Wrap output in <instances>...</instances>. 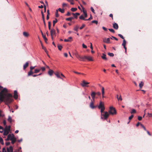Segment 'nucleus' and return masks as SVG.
<instances>
[{
  "label": "nucleus",
  "mask_w": 152,
  "mask_h": 152,
  "mask_svg": "<svg viewBox=\"0 0 152 152\" xmlns=\"http://www.w3.org/2000/svg\"><path fill=\"white\" fill-rule=\"evenodd\" d=\"M23 35L24 37L26 38L28 37L29 36V34L26 31H24L23 32Z\"/></svg>",
  "instance_id": "17"
},
{
  "label": "nucleus",
  "mask_w": 152,
  "mask_h": 152,
  "mask_svg": "<svg viewBox=\"0 0 152 152\" xmlns=\"http://www.w3.org/2000/svg\"><path fill=\"white\" fill-rule=\"evenodd\" d=\"M96 94L98 96H100L101 94L100 92H98L97 93H96Z\"/></svg>",
  "instance_id": "59"
},
{
  "label": "nucleus",
  "mask_w": 152,
  "mask_h": 152,
  "mask_svg": "<svg viewBox=\"0 0 152 152\" xmlns=\"http://www.w3.org/2000/svg\"><path fill=\"white\" fill-rule=\"evenodd\" d=\"M101 58L102 59L105 61L107 60V58L106 57V55L104 53H103L102 56H101Z\"/></svg>",
  "instance_id": "18"
},
{
  "label": "nucleus",
  "mask_w": 152,
  "mask_h": 152,
  "mask_svg": "<svg viewBox=\"0 0 152 152\" xmlns=\"http://www.w3.org/2000/svg\"><path fill=\"white\" fill-rule=\"evenodd\" d=\"M81 7H82V8L83 9V12L84 14V17L85 18H87V14L86 11H85L84 10V8L82 6H81Z\"/></svg>",
  "instance_id": "20"
},
{
  "label": "nucleus",
  "mask_w": 152,
  "mask_h": 152,
  "mask_svg": "<svg viewBox=\"0 0 152 152\" xmlns=\"http://www.w3.org/2000/svg\"><path fill=\"white\" fill-rule=\"evenodd\" d=\"M79 18L80 19H81V20H86V19H85L84 17L83 16V15H81L80 17H79Z\"/></svg>",
  "instance_id": "35"
},
{
  "label": "nucleus",
  "mask_w": 152,
  "mask_h": 152,
  "mask_svg": "<svg viewBox=\"0 0 152 152\" xmlns=\"http://www.w3.org/2000/svg\"><path fill=\"white\" fill-rule=\"evenodd\" d=\"M40 71V69H36L34 70V73H37Z\"/></svg>",
  "instance_id": "32"
},
{
  "label": "nucleus",
  "mask_w": 152,
  "mask_h": 152,
  "mask_svg": "<svg viewBox=\"0 0 152 152\" xmlns=\"http://www.w3.org/2000/svg\"><path fill=\"white\" fill-rule=\"evenodd\" d=\"M85 26V24H83L82 26L80 27V29H82Z\"/></svg>",
  "instance_id": "53"
},
{
  "label": "nucleus",
  "mask_w": 152,
  "mask_h": 152,
  "mask_svg": "<svg viewBox=\"0 0 152 152\" xmlns=\"http://www.w3.org/2000/svg\"><path fill=\"white\" fill-rule=\"evenodd\" d=\"M144 83L143 82L141 81L140 83L139 84V86L140 88H142L143 86Z\"/></svg>",
  "instance_id": "28"
},
{
  "label": "nucleus",
  "mask_w": 152,
  "mask_h": 152,
  "mask_svg": "<svg viewBox=\"0 0 152 152\" xmlns=\"http://www.w3.org/2000/svg\"><path fill=\"white\" fill-rule=\"evenodd\" d=\"M33 74V72L32 71L30 70V71L28 73V76H30L32 75Z\"/></svg>",
  "instance_id": "34"
},
{
  "label": "nucleus",
  "mask_w": 152,
  "mask_h": 152,
  "mask_svg": "<svg viewBox=\"0 0 152 152\" xmlns=\"http://www.w3.org/2000/svg\"><path fill=\"white\" fill-rule=\"evenodd\" d=\"M72 38L71 37H69L68 38V39H64V41L65 42H70V39H72Z\"/></svg>",
  "instance_id": "26"
},
{
  "label": "nucleus",
  "mask_w": 152,
  "mask_h": 152,
  "mask_svg": "<svg viewBox=\"0 0 152 152\" xmlns=\"http://www.w3.org/2000/svg\"><path fill=\"white\" fill-rule=\"evenodd\" d=\"M91 11L93 12L94 13H95V12H94V8L92 7H91Z\"/></svg>",
  "instance_id": "55"
},
{
  "label": "nucleus",
  "mask_w": 152,
  "mask_h": 152,
  "mask_svg": "<svg viewBox=\"0 0 152 152\" xmlns=\"http://www.w3.org/2000/svg\"><path fill=\"white\" fill-rule=\"evenodd\" d=\"M0 142L2 145L4 144V142L2 138L0 137Z\"/></svg>",
  "instance_id": "43"
},
{
  "label": "nucleus",
  "mask_w": 152,
  "mask_h": 152,
  "mask_svg": "<svg viewBox=\"0 0 152 152\" xmlns=\"http://www.w3.org/2000/svg\"><path fill=\"white\" fill-rule=\"evenodd\" d=\"M86 59H87L89 61H93V59L92 57L90 56H84L83 57V61H85Z\"/></svg>",
  "instance_id": "4"
},
{
  "label": "nucleus",
  "mask_w": 152,
  "mask_h": 152,
  "mask_svg": "<svg viewBox=\"0 0 152 152\" xmlns=\"http://www.w3.org/2000/svg\"><path fill=\"white\" fill-rule=\"evenodd\" d=\"M118 36H119L120 37L121 39H124V37L121 34H118Z\"/></svg>",
  "instance_id": "47"
},
{
  "label": "nucleus",
  "mask_w": 152,
  "mask_h": 152,
  "mask_svg": "<svg viewBox=\"0 0 152 152\" xmlns=\"http://www.w3.org/2000/svg\"><path fill=\"white\" fill-rule=\"evenodd\" d=\"M90 107L91 109H94L96 108V106H94V103L92 101H91L90 104Z\"/></svg>",
  "instance_id": "14"
},
{
  "label": "nucleus",
  "mask_w": 152,
  "mask_h": 152,
  "mask_svg": "<svg viewBox=\"0 0 152 152\" xmlns=\"http://www.w3.org/2000/svg\"><path fill=\"white\" fill-rule=\"evenodd\" d=\"M102 28L105 31H107V29L104 27H102Z\"/></svg>",
  "instance_id": "62"
},
{
  "label": "nucleus",
  "mask_w": 152,
  "mask_h": 152,
  "mask_svg": "<svg viewBox=\"0 0 152 152\" xmlns=\"http://www.w3.org/2000/svg\"><path fill=\"white\" fill-rule=\"evenodd\" d=\"M40 31H41V34H42V36L43 37V38H44V40L45 42L47 43V41H48V39H47L46 38V37H45V35H44L42 32V30H41Z\"/></svg>",
  "instance_id": "15"
},
{
  "label": "nucleus",
  "mask_w": 152,
  "mask_h": 152,
  "mask_svg": "<svg viewBox=\"0 0 152 152\" xmlns=\"http://www.w3.org/2000/svg\"><path fill=\"white\" fill-rule=\"evenodd\" d=\"M92 23H95L96 24H97L98 23V22L97 20H93L92 21Z\"/></svg>",
  "instance_id": "49"
},
{
  "label": "nucleus",
  "mask_w": 152,
  "mask_h": 152,
  "mask_svg": "<svg viewBox=\"0 0 152 152\" xmlns=\"http://www.w3.org/2000/svg\"><path fill=\"white\" fill-rule=\"evenodd\" d=\"M54 74L56 76V77L58 78H59L62 79V78L60 77L61 73H60L58 72H54Z\"/></svg>",
  "instance_id": "11"
},
{
  "label": "nucleus",
  "mask_w": 152,
  "mask_h": 152,
  "mask_svg": "<svg viewBox=\"0 0 152 152\" xmlns=\"http://www.w3.org/2000/svg\"><path fill=\"white\" fill-rule=\"evenodd\" d=\"M35 67V66H31L30 67V70L32 71V70Z\"/></svg>",
  "instance_id": "60"
},
{
  "label": "nucleus",
  "mask_w": 152,
  "mask_h": 152,
  "mask_svg": "<svg viewBox=\"0 0 152 152\" xmlns=\"http://www.w3.org/2000/svg\"><path fill=\"white\" fill-rule=\"evenodd\" d=\"M96 95V93L94 92H92L91 94V97L92 98L93 100L94 101V99L95 98V96Z\"/></svg>",
  "instance_id": "16"
},
{
  "label": "nucleus",
  "mask_w": 152,
  "mask_h": 152,
  "mask_svg": "<svg viewBox=\"0 0 152 152\" xmlns=\"http://www.w3.org/2000/svg\"><path fill=\"white\" fill-rule=\"evenodd\" d=\"M92 18H92V16H91H91H90V18H89L88 19H86V20H91L92 19Z\"/></svg>",
  "instance_id": "51"
},
{
  "label": "nucleus",
  "mask_w": 152,
  "mask_h": 152,
  "mask_svg": "<svg viewBox=\"0 0 152 152\" xmlns=\"http://www.w3.org/2000/svg\"><path fill=\"white\" fill-rule=\"evenodd\" d=\"M104 114H102L103 119H104L105 120H106L109 117L110 114L107 112H104Z\"/></svg>",
  "instance_id": "6"
},
{
  "label": "nucleus",
  "mask_w": 152,
  "mask_h": 152,
  "mask_svg": "<svg viewBox=\"0 0 152 152\" xmlns=\"http://www.w3.org/2000/svg\"><path fill=\"white\" fill-rule=\"evenodd\" d=\"M59 16V15L58 14V10H56V17L57 18Z\"/></svg>",
  "instance_id": "42"
},
{
  "label": "nucleus",
  "mask_w": 152,
  "mask_h": 152,
  "mask_svg": "<svg viewBox=\"0 0 152 152\" xmlns=\"http://www.w3.org/2000/svg\"><path fill=\"white\" fill-rule=\"evenodd\" d=\"M10 126H9L8 128L7 127L5 128L3 133L4 135H7L9 133V131L10 130Z\"/></svg>",
  "instance_id": "3"
},
{
  "label": "nucleus",
  "mask_w": 152,
  "mask_h": 152,
  "mask_svg": "<svg viewBox=\"0 0 152 152\" xmlns=\"http://www.w3.org/2000/svg\"><path fill=\"white\" fill-rule=\"evenodd\" d=\"M82 46L83 48H87V46L85 45L84 44H82Z\"/></svg>",
  "instance_id": "54"
},
{
  "label": "nucleus",
  "mask_w": 152,
  "mask_h": 152,
  "mask_svg": "<svg viewBox=\"0 0 152 152\" xmlns=\"http://www.w3.org/2000/svg\"><path fill=\"white\" fill-rule=\"evenodd\" d=\"M40 69V70H42L43 72L45 71V68L44 67H41Z\"/></svg>",
  "instance_id": "48"
},
{
  "label": "nucleus",
  "mask_w": 152,
  "mask_h": 152,
  "mask_svg": "<svg viewBox=\"0 0 152 152\" xmlns=\"http://www.w3.org/2000/svg\"><path fill=\"white\" fill-rule=\"evenodd\" d=\"M77 10V9L76 8H72L71 10L72 12L76 11Z\"/></svg>",
  "instance_id": "40"
},
{
  "label": "nucleus",
  "mask_w": 152,
  "mask_h": 152,
  "mask_svg": "<svg viewBox=\"0 0 152 152\" xmlns=\"http://www.w3.org/2000/svg\"><path fill=\"white\" fill-rule=\"evenodd\" d=\"M41 45H42V49H43V50L45 49L46 48L43 46L42 43H41Z\"/></svg>",
  "instance_id": "61"
},
{
  "label": "nucleus",
  "mask_w": 152,
  "mask_h": 152,
  "mask_svg": "<svg viewBox=\"0 0 152 152\" xmlns=\"http://www.w3.org/2000/svg\"><path fill=\"white\" fill-rule=\"evenodd\" d=\"M8 121L10 122H12V118L10 116H9L8 119Z\"/></svg>",
  "instance_id": "50"
},
{
  "label": "nucleus",
  "mask_w": 152,
  "mask_h": 152,
  "mask_svg": "<svg viewBox=\"0 0 152 152\" xmlns=\"http://www.w3.org/2000/svg\"><path fill=\"white\" fill-rule=\"evenodd\" d=\"M98 108L99 109H105L104 102L101 101H100L99 104L98 106Z\"/></svg>",
  "instance_id": "5"
},
{
  "label": "nucleus",
  "mask_w": 152,
  "mask_h": 152,
  "mask_svg": "<svg viewBox=\"0 0 152 152\" xmlns=\"http://www.w3.org/2000/svg\"><path fill=\"white\" fill-rule=\"evenodd\" d=\"M14 97L15 99H17L18 98V94L17 91L16 90L14 91Z\"/></svg>",
  "instance_id": "13"
},
{
  "label": "nucleus",
  "mask_w": 152,
  "mask_h": 152,
  "mask_svg": "<svg viewBox=\"0 0 152 152\" xmlns=\"http://www.w3.org/2000/svg\"><path fill=\"white\" fill-rule=\"evenodd\" d=\"M140 125L144 129V130L145 131H146L147 130L146 129L145 127V126L142 124H140Z\"/></svg>",
  "instance_id": "44"
},
{
  "label": "nucleus",
  "mask_w": 152,
  "mask_h": 152,
  "mask_svg": "<svg viewBox=\"0 0 152 152\" xmlns=\"http://www.w3.org/2000/svg\"><path fill=\"white\" fill-rule=\"evenodd\" d=\"M58 49L59 50H61V49L62 48V46L61 45H58Z\"/></svg>",
  "instance_id": "38"
},
{
  "label": "nucleus",
  "mask_w": 152,
  "mask_h": 152,
  "mask_svg": "<svg viewBox=\"0 0 152 152\" xmlns=\"http://www.w3.org/2000/svg\"><path fill=\"white\" fill-rule=\"evenodd\" d=\"M109 112L110 114L114 115L116 114V111L115 108L113 107H110Z\"/></svg>",
  "instance_id": "2"
},
{
  "label": "nucleus",
  "mask_w": 152,
  "mask_h": 152,
  "mask_svg": "<svg viewBox=\"0 0 152 152\" xmlns=\"http://www.w3.org/2000/svg\"><path fill=\"white\" fill-rule=\"evenodd\" d=\"M134 115H132L131 116H130L129 118V119L130 120H131L133 117Z\"/></svg>",
  "instance_id": "57"
},
{
  "label": "nucleus",
  "mask_w": 152,
  "mask_h": 152,
  "mask_svg": "<svg viewBox=\"0 0 152 152\" xmlns=\"http://www.w3.org/2000/svg\"><path fill=\"white\" fill-rule=\"evenodd\" d=\"M13 148L12 146H10L9 148H7V152H12Z\"/></svg>",
  "instance_id": "22"
},
{
  "label": "nucleus",
  "mask_w": 152,
  "mask_h": 152,
  "mask_svg": "<svg viewBox=\"0 0 152 152\" xmlns=\"http://www.w3.org/2000/svg\"><path fill=\"white\" fill-rule=\"evenodd\" d=\"M107 54L109 56L111 57H113L114 56V54L112 53H108Z\"/></svg>",
  "instance_id": "41"
},
{
  "label": "nucleus",
  "mask_w": 152,
  "mask_h": 152,
  "mask_svg": "<svg viewBox=\"0 0 152 152\" xmlns=\"http://www.w3.org/2000/svg\"><path fill=\"white\" fill-rule=\"evenodd\" d=\"M142 118L141 116H139L138 117V119L139 121H141L142 120Z\"/></svg>",
  "instance_id": "56"
},
{
  "label": "nucleus",
  "mask_w": 152,
  "mask_h": 152,
  "mask_svg": "<svg viewBox=\"0 0 152 152\" xmlns=\"http://www.w3.org/2000/svg\"><path fill=\"white\" fill-rule=\"evenodd\" d=\"M113 27L115 29H118V24L115 23H113Z\"/></svg>",
  "instance_id": "12"
},
{
  "label": "nucleus",
  "mask_w": 152,
  "mask_h": 152,
  "mask_svg": "<svg viewBox=\"0 0 152 152\" xmlns=\"http://www.w3.org/2000/svg\"><path fill=\"white\" fill-rule=\"evenodd\" d=\"M73 19H74V18H73V17H70V18H66V20H67V21H71Z\"/></svg>",
  "instance_id": "31"
},
{
  "label": "nucleus",
  "mask_w": 152,
  "mask_h": 152,
  "mask_svg": "<svg viewBox=\"0 0 152 152\" xmlns=\"http://www.w3.org/2000/svg\"><path fill=\"white\" fill-rule=\"evenodd\" d=\"M89 84V83L86 82L85 80H83V81L81 83V86L83 87H88V85Z\"/></svg>",
  "instance_id": "7"
},
{
  "label": "nucleus",
  "mask_w": 152,
  "mask_h": 152,
  "mask_svg": "<svg viewBox=\"0 0 152 152\" xmlns=\"http://www.w3.org/2000/svg\"><path fill=\"white\" fill-rule=\"evenodd\" d=\"M103 42H104L109 43L110 42V38H107V39L105 38L104 39Z\"/></svg>",
  "instance_id": "19"
},
{
  "label": "nucleus",
  "mask_w": 152,
  "mask_h": 152,
  "mask_svg": "<svg viewBox=\"0 0 152 152\" xmlns=\"http://www.w3.org/2000/svg\"><path fill=\"white\" fill-rule=\"evenodd\" d=\"M136 110H135L134 109H132V111H131L130 113L131 114H132V113H136Z\"/></svg>",
  "instance_id": "39"
},
{
  "label": "nucleus",
  "mask_w": 152,
  "mask_h": 152,
  "mask_svg": "<svg viewBox=\"0 0 152 152\" xmlns=\"http://www.w3.org/2000/svg\"><path fill=\"white\" fill-rule=\"evenodd\" d=\"M102 95H104V88L103 87H102Z\"/></svg>",
  "instance_id": "37"
},
{
  "label": "nucleus",
  "mask_w": 152,
  "mask_h": 152,
  "mask_svg": "<svg viewBox=\"0 0 152 152\" xmlns=\"http://www.w3.org/2000/svg\"><path fill=\"white\" fill-rule=\"evenodd\" d=\"M119 96L118 94L117 95H116V97H117V99L118 100V101H121L122 100V98H121V95H120V96H119V97H118Z\"/></svg>",
  "instance_id": "24"
},
{
  "label": "nucleus",
  "mask_w": 152,
  "mask_h": 152,
  "mask_svg": "<svg viewBox=\"0 0 152 152\" xmlns=\"http://www.w3.org/2000/svg\"><path fill=\"white\" fill-rule=\"evenodd\" d=\"M29 63L28 62H26V64L23 65V69L25 70L26 68L28 66Z\"/></svg>",
  "instance_id": "23"
},
{
  "label": "nucleus",
  "mask_w": 152,
  "mask_h": 152,
  "mask_svg": "<svg viewBox=\"0 0 152 152\" xmlns=\"http://www.w3.org/2000/svg\"><path fill=\"white\" fill-rule=\"evenodd\" d=\"M76 56L77 58L79 60L83 61V57L77 54L75 55Z\"/></svg>",
  "instance_id": "10"
},
{
  "label": "nucleus",
  "mask_w": 152,
  "mask_h": 152,
  "mask_svg": "<svg viewBox=\"0 0 152 152\" xmlns=\"http://www.w3.org/2000/svg\"><path fill=\"white\" fill-rule=\"evenodd\" d=\"M126 41L125 40V39H123V43L122 44V45L123 46H126Z\"/></svg>",
  "instance_id": "36"
},
{
  "label": "nucleus",
  "mask_w": 152,
  "mask_h": 152,
  "mask_svg": "<svg viewBox=\"0 0 152 152\" xmlns=\"http://www.w3.org/2000/svg\"><path fill=\"white\" fill-rule=\"evenodd\" d=\"M10 144V142H7L6 143V145L7 146L9 145Z\"/></svg>",
  "instance_id": "63"
},
{
  "label": "nucleus",
  "mask_w": 152,
  "mask_h": 152,
  "mask_svg": "<svg viewBox=\"0 0 152 152\" xmlns=\"http://www.w3.org/2000/svg\"><path fill=\"white\" fill-rule=\"evenodd\" d=\"M3 152H6V150L5 148H3L2 149Z\"/></svg>",
  "instance_id": "64"
},
{
  "label": "nucleus",
  "mask_w": 152,
  "mask_h": 152,
  "mask_svg": "<svg viewBox=\"0 0 152 152\" xmlns=\"http://www.w3.org/2000/svg\"><path fill=\"white\" fill-rule=\"evenodd\" d=\"M15 137V136L14 134H10L8 135L7 138L6 139V140H12V139H13Z\"/></svg>",
  "instance_id": "8"
},
{
  "label": "nucleus",
  "mask_w": 152,
  "mask_h": 152,
  "mask_svg": "<svg viewBox=\"0 0 152 152\" xmlns=\"http://www.w3.org/2000/svg\"><path fill=\"white\" fill-rule=\"evenodd\" d=\"M7 90L6 88H4L0 93V100L1 102L4 101L8 104L11 103L13 100L12 98V95L10 94H6Z\"/></svg>",
  "instance_id": "1"
},
{
  "label": "nucleus",
  "mask_w": 152,
  "mask_h": 152,
  "mask_svg": "<svg viewBox=\"0 0 152 152\" xmlns=\"http://www.w3.org/2000/svg\"><path fill=\"white\" fill-rule=\"evenodd\" d=\"M58 10L62 13H64V9H62L60 8H59L58 9Z\"/></svg>",
  "instance_id": "30"
},
{
  "label": "nucleus",
  "mask_w": 152,
  "mask_h": 152,
  "mask_svg": "<svg viewBox=\"0 0 152 152\" xmlns=\"http://www.w3.org/2000/svg\"><path fill=\"white\" fill-rule=\"evenodd\" d=\"M58 22L57 19L56 18L55 19V20H54L53 21V26H55V25L57 22Z\"/></svg>",
  "instance_id": "29"
},
{
  "label": "nucleus",
  "mask_w": 152,
  "mask_h": 152,
  "mask_svg": "<svg viewBox=\"0 0 152 152\" xmlns=\"http://www.w3.org/2000/svg\"><path fill=\"white\" fill-rule=\"evenodd\" d=\"M3 127L1 126H0V132L1 133H2L3 132Z\"/></svg>",
  "instance_id": "46"
},
{
  "label": "nucleus",
  "mask_w": 152,
  "mask_h": 152,
  "mask_svg": "<svg viewBox=\"0 0 152 152\" xmlns=\"http://www.w3.org/2000/svg\"><path fill=\"white\" fill-rule=\"evenodd\" d=\"M53 73H54L53 71L51 69H50L48 72V74L50 76H51Z\"/></svg>",
  "instance_id": "21"
},
{
  "label": "nucleus",
  "mask_w": 152,
  "mask_h": 152,
  "mask_svg": "<svg viewBox=\"0 0 152 152\" xmlns=\"http://www.w3.org/2000/svg\"><path fill=\"white\" fill-rule=\"evenodd\" d=\"M108 30H109V31H110L112 33H114L115 32V31L113 29L109 28Z\"/></svg>",
  "instance_id": "45"
},
{
  "label": "nucleus",
  "mask_w": 152,
  "mask_h": 152,
  "mask_svg": "<svg viewBox=\"0 0 152 152\" xmlns=\"http://www.w3.org/2000/svg\"><path fill=\"white\" fill-rule=\"evenodd\" d=\"M50 33L51 36H55L56 35V33L55 30L54 29H52L50 30Z\"/></svg>",
  "instance_id": "9"
},
{
  "label": "nucleus",
  "mask_w": 152,
  "mask_h": 152,
  "mask_svg": "<svg viewBox=\"0 0 152 152\" xmlns=\"http://www.w3.org/2000/svg\"><path fill=\"white\" fill-rule=\"evenodd\" d=\"M11 140V142L12 144H14L16 141V138L15 137L12 140Z\"/></svg>",
  "instance_id": "27"
},
{
  "label": "nucleus",
  "mask_w": 152,
  "mask_h": 152,
  "mask_svg": "<svg viewBox=\"0 0 152 152\" xmlns=\"http://www.w3.org/2000/svg\"><path fill=\"white\" fill-rule=\"evenodd\" d=\"M67 6V5L66 4V3H64L62 4V7H64L65 6Z\"/></svg>",
  "instance_id": "58"
},
{
  "label": "nucleus",
  "mask_w": 152,
  "mask_h": 152,
  "mask_svg": "<svg viewBox=\"0 0 152 152\" xmlns=\"http://www.w3.org/2000/svg\"><path fill=\"white\" fill-rule=\"evenodd\" d=\"M100 110H101L100 112L101 113V118L102 119H103V118L102 117V114H103V113H104V111L105 110V109H101Z\"/></svg>",
  "instance_id": "25"
},
{
  "label": "nucleus",
  "mask_w": 152,
  "mask_h": 152,
  "mask_svg": "<svg viewBox=\"0 0 152 152\" xmlns=\"http://www.w3.org/2000/svg\"><path fill=\"white\" fill-rule=\"evenodd\" d=\"M112 38H114V39L116 41L118 40V39H117L115 37H113V36H112V37L110 38V39H113Z\"/></svg>",
  "instance_id": "52"
},
{
  "label": "nucleus",
  "mask_w": 152,
  "mask_h": 152,
  "mask_svg": "<svg viewBox=\"0 0 152 152\" xmlns=\"http://www.w3.org/2000/svg\"><path fill=\"white\" fill-rule=\"evenodd\" d=\"M79 26H76L74 28V30L75 31H77L78 30V29L79 28Z\"/></svg>",
  "instance_id": "33"
}]
</instances>
